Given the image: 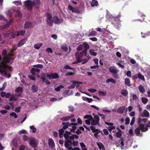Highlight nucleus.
Returning <instances> with one entry per match:
<instances>
[{"label": "nucleus", "instance_id": "f257e3e1", "mask_svg": "<svg viewBox=\"0 0 150 150\" xmlns=\"http://www.w3.org/2000/svg\"><path fill=\"white\" fill-rule=\"evenodd\" d=\"M64 136L66 139L64 146L66 148L71 150L72 145L76 146L79 145L78 141H75L74 140V138L77 139L79 138L78 135L71 134L70 132L66 131L64 134Z\"/></svg>", "mask_w": 150, "mask_h": 150}, {"label": "nucleus", "instance_id": "f03ea898", "mask_svg": "<svg viewBox=\"0 0 150 150\" xmlns=\"http://www.w3.org/2000/svg\"><path fill=\"white\" fill-rule=\"evenodd\" d=\"M14 56L13 53L11 52L7 54V56L3 57V60L0 63V68L2 72L6 73L12 71V67L7 64L9 63L11 60H14L13 57Z\"/></svg>", "mask_w": 150, "mask_h": 150}, {"label": "nucleus", "instance_id": "7ed1b4c3", "mask_svg": "<svg viewBox=\"0 0 150 150\" xmlns=\"http://www.w3.org/2000/svg\"><path fill=\"white\" fill-rule=\"evenodd\" d=\"M46 15L47 23L50 27L53 26V23L55 24H60L63 22V19H59L57 16H54L52 18V15L49 13H47Z\"/></svg>", "mask_w": 150, "mask_h": 150}, {"label": "nucleus", "instance_id": "20e7f679", "mask_svg": "<svg viewBox=\"0 0 150 150\" xmlns=\"http://www.w3.org/2000/svg\"><path fill=\"white\" fill-rule=\"evenodd\" d=\"M148 120V119L147 118H143L141 119L139 117L137 119V124L139 125V127L136 128L134 130V132L138 136H142V133H140V130L142 132H145V131H143L142 130L141 126L142 125V122H146Z\"/></svg>", "mask_w": 150, "mask_h": 150}, {"label": "nucleus", "instance_id": "39448f33", "mask_svg": "<svg viewBox=\"0 0 150 150\" xmlns=\"http://www.w3.org/2000/svg\"><path fill=\"white\" fill-rule=\"evenodd\" d=\"M109 70L114 78H118L119 76L117 74L118 71L117 70L116 67L114 66L110 67L109 68Z\"/></svg>", "mask_w": 150, "mask_h": 150}, {"label": "nucleus", "instance_id": "423d86ee", "mask_svg": "<svg viewBox=\"0 0 150 150\" xmlns=\"http://www.w3.org/2000/svg\"><path fill=\"white\" fill-rule=\"evenodd\" d=\"M84 49L83 50L79 52V54L82 56H86L87 55V52L88 49L89 48L90 46L89 44L87 42L83 43Z\"/></svg>", "mask_w": 150, "mask_h": 150}, {"label": "nucleus", "instance_id": "0eeeda50", "mask_svg": "<svg viewBox=\"0 0 150 150\" xmlns=\"http://www.w3.org/2000/svg\"><path fill=\"white\" fill-rule=\"evenodd\" d=\"M32 1L31 0H27L24 2L25 6L28 9L32 10L33 9Z\"/></svg>", "mask_w": 150, "mask_h": 150}, {"label": "nucleus", "instance_id": "6e6552de", "mask_svg": "<svg viewBox=\"0 0 150 150\" xmlns=\"http://www.w3.org/2000/svg\"><path fill=\"white\" fill-rule=\"evenodd\" d=\"M75 55L77 60L74 62L73 64H77L82 62V58L83 56L80 54L79 52H76L75 53Z\"/></svg>", "mask_w": 150, "mask_h": 150}, {"label": "nucleus", "instance_id": "1a4fd4ad", "mask_svg": "<svg viewBox=\"0 0 150 150\" xmlns=\"http://www.w3.org/2000/svg\"><path fill=\"white\" fill-rule=\"evenodd\" d=\"M146 123V122H142V125L141 126L142 130L143 131H145V132L148 131V128H150V121H149L148 123L145 127Z\"/></svg>", "mask_w": 150, "mask_h": 150}, {"label": "nucleus", "instance_id": "9d476101", "mask_svg": "<svg viewBox=\"0 0 150 150\" xmlns=\"http://www.w3.org/2000/svg\"><path fill=\"white\" fill-rule=\"evenodd\" d=\"M71 82L73 83V84L70 85V86H69L68 87V89H73L74 88L76 85V87H78L79 86V84H82L83 83L81 82H80L77 81H71Z\"/></svg>", "mask_w": 150, "mask_h": 150}, {"label": "nucleus", "instance_id": "9b49d317", "mask_svg": "<svg viewBox=\"0 0 150 150\" xmlns=\"http://www.w3.org/2000/svg\"><path fill=\"white\" fill-rule=\"evenodd\" d=\"M45 76L49 79H55L59 77L58 74L56 73H51L50 74H47V75Z\"/></svg>", "mask_w": 150, "mask_h": 150}, {"label": "nucleus", "instance_id": "f8f14e48", "mask_svg": "<svg viewBox=\"0 0 150 150\" xmlns=\"http://www.w3.org/2000/svg\"><path fill=\"white\" fill-rule=\"evenodd\" d=\"M33 6H34L37 8H38L40 7L41 3L40 0H34L32 1Z\"/></svg>", "mask_w": 150, "mask_h": 150}, {"label": "nucleus", "instance_id": "ddd939ff", "mask_svg": "<svg viewBox=\"0 0 150 150\" xmlns=\"http://www.w3.org/2000/svg\"><path fill=\"white\" fill-rule=\"evenodd\" d=\"M134 77L136 79L138 78L143 81L145 80L144 76L142 75L140 73H138L137 74H135L134 76Z\"/></svg>", "mask_w": 150, "mask_h": 150}, {"label": "nucleus", "instance_id": "4468645a", "mask_svg": "<svg viewBox=\"0 0 150 150\" xmlns=\"http://www.w3.org/2000/svg\"><path fill=\"white\" fill-rule=\"evenodd\" d=\"M27 40V39L26 38L22 39L18 42L17 46L18 47H20L23 46L26 42Z\"/></svg>", "mask_w": 150, "mask_h": 150}, {"label": "nucleus", "instance_id": "2eb2a0df", "mask_svg": "<svg viewBox=\"0 0 150 150\" xmlns=\"http://www.w3.org/2000/svg\"><path fill=\"white\" fill-rule=\"evenodd\" d=\"M48 145L50 148H53L55 146V144L53 139L49 138L48 140Z\"/></svg>", "mask_w": 150, "mask_h": 150}, {"label": "nucleus", "instance_id": "dca6fc26", "mask_svg": "<svg viewBox=\"0 0 150 150\" xmlns=\"http://www.w3.org/2000/svg\"><path fill=\"white\" fill-rule=\"evenodd\" d=\"M62 125L63 126L62 128L64 130L68 128L69 127H70V123L69 122H62Z\"/></svg>", "mask_w": 150, "mask_h": 150}, {"label": "nucleus", "instance_id": "f3484780", "mask_svg": "<svg viewBox=\"0 0 150 150\" xmlns=\"http://www.w3.org/2000/svg\"><path fill=\"white\" fill-rule=\"evenodd\" d=\"M40 72V70L38 69L32 68L30 70V72L32 74L33 76H35L36 75L35 72L39 73Z\"/></svg>", "mask_w": 150, "mask_h": 150}, {"label": "nucleus", "instance_id": "a211bd4d", "mask_svg": "<svg viewBox=\"0 0 150 150\" xmlns=\"http://www.w3.org/2000/svg\"><path fill=\"white\" fill-rule=\"evenodd\" d=\"M25 32V30H20L19 31H17L16 33V36H18L19 35L23 36Z\"/></svg>", "mask_w": 150, "mask_h": 150}, {"label": "nucleus", "instance_id": "6ab92c4d", "mask_svg": "<svg viewBox=\"0 0 150 150\" xmlns=\"http://www.w3.org/2000/svg\"><path fill=\"white\" fill-rule=\"evenodd\" d=\"M125 109V106H122L119 108L117 112L121 114L123 113Z\"/></svg>", "mask_w": 150, "mask_h": 150}, {"label": "nucleus", "instance_id": "aec40b11", "mask_svg": "<svg viewBox=\"0 0 150 150\" xmlns=\"http://www.w3.org/2000/svg\"><path fill=\"white\" fill-rule=\"evenodd\" d=\"M31 24L32 23L30 22L27 21L24 25V28L25 29L28 28L31 26Z\"/></svg>", "mask_w": 150, "mask_h": 150}, {"label": "nucleus", "instance_id": "412c9836", "mask_svg": "<svg viewBox=\"0 0 150 150\" xmlns=\"http://www.w3.org/2000/svg\"><path fill=\"white\" fill-rule=\"evenodd\" d=\"M69 9L71 11L73 12H75V13H78V10L75 9L73 7L70 5H69L68 6Z\"/></svg>", "mask_w": 150, "mask_h": 150}, {"label": "nucleus", "instance_id": "4be33fe9", "mask_svg": "<svg viewBox=\"0 0 150 150\" xmlns=\"http://www.w3.org/2000/svg\"><path fill=\"white\" fill-rule=\"evenodd\" d=\"M17 94H12L11 96V97L9 99V101H12L13 100L16 101L17 100V98L16 97Z\"/></svg>", "mask_w": 150, "mask_h": 150}, {"label": "nucleus", "instance_id": "5701e85b", "mask_svg": "<svg viewBox=\"0 0 150 150\" xmlns=\"http://www.w3.org/2000/svg\"><path fill=\"white\" fill-rule=\"evenodd\" d=\"M30 144L33 148H36L37 146V143L36 141L34 140H31Z\"/></svg>", "mask_w": 150, "mask_h": 150}, {"label": "nucleus", "instance_id": "b1692460", "mask_svg": "<svg viewBox=\"0 0 150 150\" xmlns=\"http://www.w3.org/2000/svg\"><path fill=\"white\" fill-rule=\"evenodd\" d=\"M121 93L124 96L126 97L128 94V92L125 89H123L121 90Z\"/></svg>", "mask_w": 150, "mask_h": 150}, {"label": "nucleus", "instance_id": "393cba45", "mask_svg": "<svg viewBox=\"0 0 150 150\" xmlns=\"http://www.w3.org/2000/svg\"><path fill=\"white\" fill-rule=\"evenodd\" d=\"M97 144L100 149L102 150H105V149L103 145L101 142H100L99 143H97Z\"/></svg>", "mask_w": 150, "mask_h": 150}, {"label": "nucleus", "instance_id": "a878e982", "mask_svg": "<svg viewBox=\"0 0 150 150\" xmlns=\"http://www.w3.org/2000/svg\"><path fill=\"white\" fill-rule=\"evenodd\" d=\"M7 35L8 37H9L10 38H15L16 36V34L14 33L13 32H12L11 33L7 34Z\"/></svg>", "mask_w": 150, "mask_h": 150}, {"label": "nucleus", "instance_id": "bb28decb", "mask_svg": "<svg viewBox=\"0 0 150 150\" xmlns=\"http://www.w3.org/2000/svg\"><path fill=\"white\" fill-rule=\"evenodd\" d=\"M98 2L96 0H92L91 3V5L92 7L97 6L98 5Z\"/></svg>", "mask_w": 150, "mask_h": 150}, {"label": "nucleus", "instance_id": "cd10ccee", "mask_svg": "<svg viewBox=\"0 0 150 150\" xmlns=\"http://www.w3.org/2000/svg\"><path fill=\"white\" fill-rule=\"evenodd\" d=\"M125 85L128 86H131V85L130 83V81L129 78H126L125 79Z\"/></svg>", "mask_w": 150, "mask_h": 150}, {"label": "nucleus", "instance_id": "c85d7f7f", "mask_svg": "<svg viewBox=\"0 0 150 150\" xmlns=\"http://www.w3.org/2000/svg\"><path fill=\"white\" fill-rule=\"evenodd\" d=\"M141 33L142 35V37L144 38L149 36L150 35V32L149 31H148L145 33H143L142 32H141Z\"/></svg>", "mask_w": 150, "mask_h": 150}, {"label": "nucleus", "instance_id": "c756f323", "mask_svg": "<svg viewBox=\"0 0 150 150\" xmlns=\"http://www.w3.org/2000/svg\"><path fill=\"white\" fill-rule=\"evenodd\" d=\"M42 44L43 43H42L36 44L34 45V48L36 49H39L42 45Z\"/></svg>", "mask_w": 150, "mask_h": 150}, {"label": "nucleus", "instance_id": "7c9ffc66", "mask_svg": "<svg viewBox=\"0 0 150 150\" xmlns=\"http://www.w3.org/2000/svg\"><path fill=\"white\" fill-rule=\"evenodd\" d=\"M143 114L144 116H142V117H149V113L146 110H144L143 112Z\"/></svg>", "mask_w": 150, "mask_h": 150}, {"label": "nucleus", "instance_id": "2f4dec72", "mask_svg": "<svg viewBox=\"0 0 150 150\" xmlns=\"http://www.w3.org/2000/svg\"><path fill=\"white\" fill-rule=\"evenodd\" d=\"M139 89L140 92L141 93H143L145 92L144 88L143 86L142 85L139 86Z\"/></svg>", "mask_w": 150, "mask_h": 150}, {"label": "nucleus", "instance_id": "473e14b6", "mask_svg": "<svg viewBox=\"0 0 150 150\" xmlns=\"http://www.w3.org/2000/svg\"><path fill=\"white\" fill-rule=\"evenodd\" d=\"M31 89L33 92H36L38 91V88L37 86L33 85Z\"/></svg>", "mask_w": 150, "mask_h": 150}, {"label": "nucleus", "instance_id": "72a5a7b5", "mask_svg": "<svg viewBox=\"0 0 150 150\" xmlns=\"http://www.w3.org/2000/svg\"><path fill=\"white\" fill-rule=\"evenodd\" d=\"M61 49L65 52L68 51V47L67 45L65 44L64 45H63L61 46Z\"/></svg>", "mask_w": 150, "mask_h": 150}, {"label": "nucleus", "instance_id": "f704fd0d", "mask_svg": "<svg viewBox=\"0 0 150 150\" xmlns=\"http://www.w3.org/2000/svg\"><path fill=\"white\" fill-rule=\"evenodd\" d=\"M141 100L144 104H146L148 101V99L146 98L142 97L141 98Z\"/></svg>", "mask_w": 150, "mask_h": 150}, {"label": "nucleus", "instance_id": "c9c22d12", "mask_svg": "<svg viewBox=\"0 0 150 150\" xmlns=\"http://www.w3.org/2000/svg\"><path fill=\"white\" fill-rule=\"evenodd\" d=\"M22 88L20 86L17 87L15 90V91L16 93H18L20 92H22Z\"/></svg>", "mask_w": 150, "mask_h": 150}, {"label": "nucleus", "instance_id": "e433bc0d", "mask_svg": "<svg viewBox=\"0 0 150 150\" xmlns=\"http://www.w3.org/2000/svg\"><path fill=\"white\" fill-rule=\"evenodd\" d=\"M109 82H110L113 83H115L116 82V81L114 79H108L106 80V83H108Z\"/></svg>", "mask_w": 150, "mask_h": 150}, {"label": "nucleus", "instance_id": "4c0bfd02", "mask_svg": "<svg viewBox=\"0 0 150 150\" xmlns=\"http://www.w3.org/2000/svg\"><path fill=\"white\" fill-rule=\"evenodd\" d=\"M61 120L63 121H67L69 120V116L62 117L61 118Z\"/></svg>", "mask_w": 150, "mask_h": 150}, {"label": "nucleus", "instance_id": "58836bf2", "mask_svg": "<svg viewBox=\"0 0 150 150\" xmlns=\"http://www.w3.org/2000/svg\"><path fill=\"white\" fill-rule=\"evenodd\" d=\"M90 129L92 130L93 132H98V129H95V127L93 126H90Z\"/></svg>", "mask_w": 150, "mask_h": 150}, {"label": "nucleus", "instance_id": "ea45409f", "mask_svg": "<svg viewBox=\"0 0 150 150\" xmlns=\"http://www.w3.org/2000/svg\"><path fill=\"white\" fill-rule=\"evenodd\" d=\"M96 34V32L95 30L91 31L89 32V35L94 36Z\"/></svg>", "mask_w": 150, "mask_h": 150}, {"label": "nucleus", "instance_id": "a19ab883", "mask_svg": "<svg viewBox=\"0 0 150 150\" xmlns=\"http://www.w3.org/2000/svg\"><path fill=\"white\" fill-rule=\"evenodd\" d=\"M77 128V127L76 126H72V127L71 128H69L70 129V130L71 132H71H72L73 133H75V130Z\"/></svg>", "mask_w": 150, "mask_h": 150}, {"label": "nucleus", "instance_id": "79ce46f5", "mask_svg": "<svg viewBox=\"0 0 150 150\" xmlns=\"http://www.w3.org/2000/svg\"><path fill=\"white\" fill-rule=\"evenodd\" d=\"M83 48V45L82 44H80L79 45L78 47L77 48V50L78 51H81Z\"/></svg>", "mask_w": 150, "mask_h": 150}, {"label": "nucleus", "instance_id": "37998d69", "mask_svg": "<svg viewBox=\"0 0 150 150\" xmlns=\"http://www.w3.org/2000/svg\"><path fill=\"white\" fill-rule=\"evenodd\" d=\"M13 3L17 6H21L22 5V3L21 1H14L13 2Z\"/></svg>", "mask_w": 150, "mask_h": 150}, {"label": "nucleus", "instance_id": "c03bdc74", "mask_svg": "<svg viewBox=\"0 0 150 150\" xmlns=\"http://www.w3.org/2000/svg\"><path fill=\"white\" fill-rule=\"evenodd\" d=\"M59 132V134L60 135H64V130L62 128L58 130Z\"/></svg>", "mask_w": 150, "mask_h": 150}, {"label": "nucleus", "instance_id": "a18cd8bd", "mask_svg": "<svg viewBox=\"0 0 150 150\" xmlns=\"http://www.w3.org/2000/svg\"><path fill=\"white\" fill-rule=\"evenodd\" d=\"M30 128L31 129L32 131V132L33 133H35L37 131L36 128L34 127L33 126H30Z\"/></svg>", "mask_w": 150, "mask_h": 150}, {"label": "nucleus", "instance_id": "49530a36", "mask_svg": "<svg viewBox=\"0 0 150 150\" xmlns=\"http://www.w3.org/2000/svg\"><path fill=\"white\" fill-rule=\"evenodd\" d=\"M99 123L97 122L96 120H92L91 124L93 125H96L98 124Z\"/></svg>", "mask_w": 150, "mask_h": 150}, {"label": "nucleus", "instance_id": "de8ad7c7", "mask_svg": "<svg viewBox=\"0 0 150 150\" xmlns=\"http://www.w3.org/2000/svg\"><path fill=\"white\" fill-rule=\"evenodd\" d=\"M90 54L94 56H96L97 55L96 52H94V50H90Z\"/></svg>", "mask_w": 150, "mask_h": 150}, {"label": "nucleus", "instance_id": "09e8293b", "mask_svg": "<svg viewBox=\"0 0 150 150\" xmlns=\"http://www.w3.org/2000/svg\"><path fill=\"white\" fill-rule=\"evenodd\" d=\"M33 67L35 68H42L43 67V65L41 64H38L37 65H34Z\"/></svg>", "mask_w": 150, "mask_h": 150}, {"label": "nucleus", "instance_id": "8fccbe9b", "mask_svg": "<svg viewBox=\"0 0 150 150\" xmlns=\"http://www.w3.org/2000/svg\"><path fill=\"white\" fill-rule=\"evenodd\" d=\"M90 58V57L89 56H87V58H86L83 61L82 63V64H83L86 63L87 62L89 59Z\"/></svg>", "mask_w": 150, "mask_h": 150}, {"label": "nucleus", "instance_id": "3c124183", "mask_svg": "<svg viewBox=\"0 0 150 150\" xmlns=\"http://www.w3.org/2000/svg\"><path fill=\"white\" fill-rule=\"evenodd\" d=\"M2 54L3 57L7 56V50H4L2 52Z\"/></svg>", "mask_w": 150, "mask_h": 150}, {"label": "nucleus", "instance_id": "603ef678", "mask_svg": "<svg viewBox=\"0 0 150 150\" xmlns=\"http://www.w3.org/2000/svg\"><path fill=\"white\" fill-rule=\"evenodd\" d=\"M94 117L95 119L94 120L99 123L100 121V118L99 116L98 115H95L94 116Z\"/></svg>", "mask_w": 150, "mask_h": 150}, {"label": "nucleus", "instance_id": "864d4df0", "mask_svg": "<svg viewBox=\"0 0 150 150\" xmlns=\"http://www.w3.org/2000/svg\"><path fill=\"white\" fill-rule=\"evenodd\" d=\"M46 52H47V53H52L53 51L52 50L51 48L48 47L46 49Z\"/></svg>", "mask_w": 150, "mask_h": 150}, {"label": "nucleus", "instance_id": "5fc2aeb1", "mask_svg": "<svg viewBox=\"0 0 150 150\" xmlns=\"http://www.w3.org/2000/svg\"><path fill=\"white\" fill-rule=\"evenodd\" d=\"M99 95L101 96H104L106 95V93L102 91H99L98 92Z\"/></svg>", "mask_w": 150, "mask_h": 150}, {"label": "nucleus", "instance_id": "6e6d98bb", "mask_svg": "<svg viewBox=\"0 0 150 150\" xmlns=\"http://www.w3.org/2000/svg\"><path fill=\"white\" fill-rule=\"evenodd\" d=\"M64 69H69L70 70L73 69V68L70 67L69 65H66L64 67Z\"/></svg>", "mask_w": 150, "mask_h": 150}, {"label": "nucleus", "instance_id": "4d7b16f0", "mask_svg": "<svg viewBox=\"0 0 150 150\" xmlns=\"http://www.w3.org/2000/svg\"><path fill=\"white\" fill-rule=\"evenodd\" d=\"M116 135L117 137L118 138L122 136V134L121 133V132H117L116 133Z\"/></svg>", "mask_w": 150, "mask_h": 150}, {"label": "nucleus", "instance_id": "13d9d810", "mask_svg": "<svg viewBox=\"0 0 150 150\" xmlns=\"http://www.w3.org/2000/svg\"><path fill=\"white\" fill-rule=\"evenodd\" d=\"M88 91L91 93H93L96 91L97 90L96 89L93 88H89Z\"/></svg>", "mask_w": 150, "mask_h": 150}, {"label": "nucleus", "instance_id": "bf43d9fd", "mask_svg": "<svg viewBox=\"0 0 150 150\" xmlns=\"http://www.w3.org/2000/svg\"><path fill=\"white\" fill-rule=\"evenodd\" d=\"M115 129V126H111V127H109L108 128V130L110 131L112 129Z\"/></svg>", "mask_w": 150, "mask_h": 150}, {"label": "nucleus", "instance_id": "052dcab7", "mask_svg": "<svg viewBox=\"0 0 150 150\" xmlns=\"http://www.w3.org/2000/svg\"><path fill=\"white\" fill-rule=\"evenodd\" d=\"M75 74V73L71 72H69L68 73L66 74H65V76H71L74 75Z\"/></svg>", "mask_w": 150, "mask_h": 150}, {"label": "nucleus", "instance_id": "680f3d73", "mask_svg": "<svg viewBox=\"0 0 150 150\" xmlns=\"http://www.w3.org/2000/svg\"><path fill=\"white\" fill-rule=\"evenodd\" d=\"M126 74L128 77H131L132 75L131 71H128L126 73Z\"/></svg>", "mask_w": 150, "mask_h": 150}, {"label": "nucleus", "instance_id": "e2e57ef3", "mask_svg": "<svg viewBox=\"0 0 150 150\" xmlns=\"http://www.w3.org/2000/svg\"><path fill=\"white\" fill-rule=\"evenodd\" d=\"M25 148L26 147L25 145H22L19 147V150H24Z\"/></svg>", "mask_w": 150, "mask_h": 150}, {"label": "nucleus", "instance_id": "0e129e2a", "mask_svg": "<svg viewBox=\"0 0 150 150\" xmlns=\"http://www.w3.org/2000/svg\"><path fill=\"white\" fill-rule=\"evenodd\" d=\"M10 115L14 116V118H16L17 117V116L15 112H12L10 114Z\"/></svg>", "mask_w": 150, "mask_h": 150}, {"label": "nucleus", "instance_id": "69168bd1", "mask_svg": "<svg viewBox=\"0 0 150 150\" xmlns=\"http://www.w3.org/2000/svg\"><path fill=\"white\" fill-rule=\"evenodd\" d=\"M33 75H29V78L31 80H35V78L34 77V76H32Z\"/></svg>", "mask_w": 150, "mask_h": 150}, {"label": "nucleus", "instance_id": "338daca9", "mask_svg": "<svg viewBox=\"0 0 150 150\" xmlns=\"http://www.w3.org/2000/svg\"><path fill=\"white\" fill-rule=\"evenodd\" d=\"M68 108L69 109V111L73 112L74 110V107L73 106H69Z\"/></svg>", "mask_w": 150, "mask_h": 150}, {"label": "nucleus", "instance_id": "774afa93", "mask_svg": "<svg viewBox=\"0 0 150 150\" xmlns=\"http://www.w3.org/2000/svg\"><path fill=\"white\" fill-rule=\"evenodd\" d=\"M130 122V120L129 117H127L125 119V124L126 125L129 124Z\"/></svg>", "mask_w": 150, "mask_h": 150}]
</instances>
